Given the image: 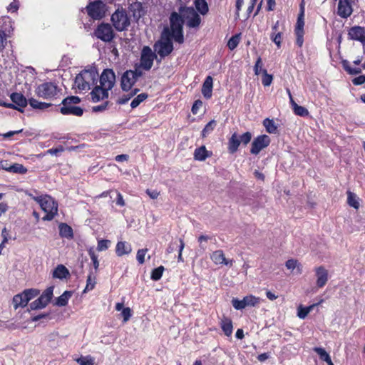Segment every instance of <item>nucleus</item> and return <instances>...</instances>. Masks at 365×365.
<instances>
[{
  "mask_svg": "<svg viewBox=\"0 0 365 365\" xmlns=\"http://www.w3.org/2000/svg\"><path fill=\"white\" fill-rule=\"evenodd\" d=\"M98 73L95 66L83 70L75 78V86L81 91H89L96 86L98 80Z\"/></svg>",
  "mask_w": 365,
  "mask_h": 365,
  "instance_id": "nucleus-1",
  "label": "nucleus"
},
{
  "mask_svg": "<svg viewBox=\"0 0 365 365\" xmlns=\"http://www.w3.org/2000/svg\"><path fill=\"white\" fill-rule=\"evenodd\" d=\"M41 207L46 215L42 217L43 220H52L58 213V203L53 197L48 195L33 196L29 195Z\"/></svg>",
  "mask_w": 365,
  "mask_h": 365,
  "instance_id": "nucleus-2",
  "label": "nucleus"
},
{
  "mask_svg": "<svg viewBox=\"0 0 365 365\" xmlns=\"http://www.w3.org/2000/svg\"><path fill=\"white\" fill-rule=\"evenodd\" d=\"M184 24V19L181 14H178L175 11L171 13L170 16V34L175 41L182 43L184 42V36L182 27Z\"/></svg>",
  "mask_w": 365,
  "mask_h": 365,
  "instance_id": "nucleus-3",
  "label": "nucleus"
},
{
  "mask_svg": "<svg viewBox=\"0 0 365 365\" xmlns=\"http://www.w3.org/2000/svg\"><path fill=\"white\" fill-rule=\"evenodd\" d=\"M172 37H170V29L165 27L161 35V39L156 42L154 45L155 51L161 58L168 56L173 50L172 43Z\"/></svg>",
  "mask_w": 365,
  "mask_h": 365,
  "instance_id": "nucleus-4",
  "label": "nucleus"
},
{
  "mask_svg": "<svg viewBox=\"0 0 365 365\" xmlns=\"http://www.w3.org/2000/svg\"><path fill=\"white\" fill-rule=\"evenodd\" d=\"M81 101L78 96H70L64 98L62 102V107L60 112L65 115H72L81 116L83 114V109L76 105Z\"/></svg>",
  "mask_w": 365,
  "mask_h": 365,
  "instance_id": "nucleus-5",
  "label": "nucleus"
},
{
  "mask_svg": "<svg viewBox=\"0 0 365 365\" xmlns=\"http://www.w3.org/2000/svg\"><path fill=\"white\" fill-rule=\"evenodd\" d=\"M61 90L56 83L52 82H46L38 85L35 89L36 95L43 99L53 100L60 95Z\"/></svg>",
  "mask_w": 365,
  "mask_h": 365,
  "instance_id": "nucleus-6",
  "label": "nucleus"
},
{
  "mask_svg": "<svg viewBox=\"0 0 365 365\" xmlns=\"http://www.w3.org/2000/svg\"><path fill=\"white\" fill-rule=\"evenodd\" d=\"M179 12L185 20L186 26L191 29H197L201 24L199 14L192 7L180 6Z\"/></svg>",
  "mask_w": 365,
  "mask_h": 365,
  "instance_id": "nucleus-7",
  "label": "nucleus"
},
{
  "mask_svg": "<svg viewBox=\"0 0 365 365\" xmlns=\"http://www.w3.org/2000/svg\"><path fill=\"white\" fill-rule=\"evenodd\" d=\"M111 21L115 29L119 31H124L130 25V21L125 11L116 10L111 16Z\"/></svg>",
  "mask_w": 365,
  "mask_h": 365,
  "instance_id": "nucleus-8",
  "label": "nucleus"
},
{
  "mask_svg": "<svg viewBox=\"0 0 365 365\" xmlns=\"http://www.w3.org/2000/svg\"><path fill=\"white\" fill-rule=\"evenodd\" d=\"M86 11L90 17L93 19H101L104 17L106 11V4L101 0L90 3L86 6Z\"/></svg>",
  "mask_w": 365,
  "mask_h": 365,
  "instance_id": "nucleus-9",
  "label": "nucleus"
},
{
  "mask_svg": "<svg viewBox=\"0 0 365 365\" xmlns=\"http://www.w3.org/2000/svg\"><path fill=\"white\" fill-rule=\"evenodd\" d=\"M94 36L104 42H110L114 38V31L110 24L101 23L95 29Z\"/></svg>",
  "mask_w": 365,
  "mask_h": 365,
  "instance_id": "nucleus-10",
  "label": "nucleus"
},
{
  "mask_svg": "<svg viewBox=\"0 0 365 365\" xmlns=\"http://www.w3.org/2000/svg\"><path fill=\"white\" fill-rule=\"evenodd\" d=\"M53 287H49L41 294V295L35 301L30 304V308L32 310L44 308L51 301L53 297Z\"/></svg>",
  "mask_w": 365,
  "mask_h": 365,
  "instance_id": "nucleus-11",
  "label": "nucleus"
},
{
  "mask_svg": "<svg viewBox=\"0 0 365 365\" xmlns=\"http://www.w3.org/2000/svg\"><path fill=\"white\" fill-rule=\"evenodd\" d=\"M156 55L149 46H144L141 51L140 66L146 70H150L153 64Z\"/></svg>",
  "mask_w": 365,
  "mask_h": 365,
  "instance_id": "nucleus-12",
  "label": "nucleus"
},
{
  "mask_svg": "<svg viewBox=\"0 0 365 365\" xmlns=\"http://www.w3.org/2000/svg\"><path fill=\"white\" fill-rule=\"evenodd\" d=\"M115 83V75L112 69H105L100 76V86L106 88L108 91L111 90Z\"/></svg>",
  "mask_w": 365,
  "mask_h": 365,
  "instance_id": "nucleus-13",
  "label": "nucleus"
},
{
  "mask_svg": "<svg viewBox=\"0 0 365 365\" xmlns=\"http://www.w3.org/2000/svg\"><path fill=\"white\" fill-rule=\"evenodd\" d=\"M270 143V138L267 135H261L255 138L252 143L250 153L257 155L264 148H267Z\"/></svg>",
  "mask_w": 365,
  "mask_h": 365,
  "instance_id": "nucleus-14",
  "label": "nucleus"
},
{
  "mask_svg": "<svg viewBox=\"0 0 365 365\" xmlns=\"http://www.w3.org/2000/svg\"><path fill=\"white\" fill-rule=\"evenodd\" d=\"M317 277L316 285L318 288L324 287L329 279L328 270L324 266H319L314 268Z\"/></svg>",
  "mask_w": 365,
  "mask_h": 365,
  "instance_id": "nucleus-15",
  "label": "nucleus"
},
{
  "mask_svg": "<svg viewBox=\"0 0 365 365\" xmlns=\"http://www.w3.org/2000/svg\"><path fill=\"white\" fill-rule=\"evenodd\" d=\"M348 37L351 40L357 41L365 45V28L355 26L348 31Z\"/></svg>",
  "mask_w": 365,
  "mask_h": 365,
  "instance_id": "nucleus-16",
  "label": "nucleus"
},
{
  "mask_svg": "<svg viewBox=\"0 0 365 365\" xmlns=\"http://www.w3.org/2000/svg\"><path fill=\"white\" fill-rule=\"evenodd\" d=\"M136 80L132 70L126 71L121 77L120 86L124 91H128Z\"/></svg>",
  "mask_w": 365,
  "mask_h": 365,
  "instance_id": "nucleus-17",
  "label": "nucleus"
},
{
  "mask_svg": "<svg viewBox=\"0 0 365 365\" xmlns=\"http://www.w3.org/2000/svg\"><path fill=\"white\" fill-rule=\"evenodd\" d=\"M90 94L91 100L94 103L108 98V91L101 86H96Z\"/></svg>",
  "mask_w": 365,
  "mask_h": 365,
  "instance_id": "nucleus-18",
  "label": "nucleus"
},
{
  "mask_svg": "<svg viewBox=\"0 0 365 365\" xmlns=\"http://www.w3.org/2000/svg\"><path fill=\"white\" fill-rule=\"evenodd\" d=\"M352 7L349 0H339L337 14L344 19L348 18L352 14Z\"/></svg>",
  "mask_w": 365,
  "mask_h": 365,
  "instance_id": "nucleus-19",
  "label": "nucleus"
},
{
  "mask_svg": "<svg viewBox=\"0 0 365 365\" xmlns=\"http://www.w3.org/2000/svg\"><path fill=\"white\" fill-rule=\"evenodd\" d=\"M211 259L215 264H225L232 266L233 260H227L222 250H216L213 252L210 256Z\"/></svg>",
  "mask_w": 365,
  "mask_h": 365,
  "instance_id": "nucleus-20",
  "label": "nucleus"
},
{
  "mask_svg": "<svg viewBox=\"0 0 365 365\" xmlns=\"http://www.w3.org/2000/svg\"><path fill=\"white\" fill-rule=\"evenodd\" d=\"M10 98L13 102V104L21 109L25 108L29 102L24 96L20 93H11Z\"/></svg>",
  "mask_w": 365,
  "mask_h": 365,
  "instance_id": "nucleus-21",
  "label": "nucleus"
},
{
  "mask_svg": "<svg viewBox=\"0 0 365 365\" xmlns=\"http://www.w3.org/2000/svg\"><path fill=\"white\" fill-rule=\"evenodd\" d=\"M220 327L227 336H230L233 331L232 321L230 318L223 317L220 321Z\"/></svg>",
  "mask_w": 365,
  "mask_h": 365,
  "instance_id": "nucleus-22",
  "label": "nucleus"
},
{
  "mask_svg": "<svg viewBox=\"0 0 365 365\" xmlns=\"http://www.w3.org/2000/svg\"><path fill=\"white\" fill-rule=\"evenodd\" d=\"M131 245L126 242L120 241L116 245L115 253L118 257H122L123 255H128L131 252Z\"/></svg>",
  "mask_w": 365,
  "mask_h": 365,
  "instance_id": "nucleus-23",
  "label": "nucleus"
},
{
  "mask_svg": "<svg viewBox=\"0 0 365 365\" xmlns=\"http://www.w3.org/2000/svg\"><path fill=\"white\" fill-rule=\"evenodd\" d=\"M213 81L211 76H207L202 85V93L205 98H210L212 96Z\"/></svg>",
  "mask_w": 365,
  "mask_h": 365,
  "instance_id": "nucleus-24",
  "label": "nucleus"
},
{
  "mask_svg": "<svg viewBox=\"0 0 365 365\" xmlns=\"http://www.w3.org/2000/svg\"><path fill=\"white\" fill-rule=\"evenodd\" d=\"M239 136L236 133H234L228 140V151L230 153L233 154L238 150L240 145Z\"/></svg>",
  "mask_w": 365,
  "mask_h": 365,
  "instance_id": "nucleus-25",
  "label": "nucleus"
},
{
  "mask_svg": "<svg viewBox=\"0 0 365 365\" xmlns=\"http://www.w3.org/2000/svg\"><path fill=\"white\" fill-rule=\"evenodd\" d=\"M69 276L68 269L63 264H58L53 272V277L63 279Z\"/></svg>",
  "mask_w": 365,
  "mask_h": 365,
  "instance_id": "nucleus-26",
  "label": "nucleus"
},
{
  "mask_svg": "<svg viewBox=\"0 0 365 365\" xmlns=\"http://www.w3.org/2000/svg\"><path fill=\"white\" fill-rule=\"evenodd\" d=\"M13 304L14 308L15 309H17L20 307H25L27 305L28 302L26 301L24 297V292H22L20 294H16L13 297Z\"/></svg>",
  "mask_w": 365,
  "mask_h": 365,
  "instance_id": "nucleus-27",
  "label": "nucleus"
},
{
  "mask_svg": "<svg viewBox=\"0 0 365 365\" xmlns=\"http://www.w3.org/2000/svg\"><path fill=\"white\" fill-rule=\"evenodd\" d=\"M194 4L196 10L201 15L205 16L208 13L209 7L206 0H195Z\"/></svg>",
  "mask_w": 365,
  "mask_h": 365,
  "instance_id": "nucleus-28",
  "label": "nucleus"
},
{
  "mask_svg": "<svg viewBox=\"0 0 365 365\" xmlns=\"http://www.w3.org/2000/svg\"><path fill=\"white\" fill-rule=\"evenodd\" d=\"M29 103L34 109H38L41 110H46L52 106L51 103L40 102L33 98L29 99Z\"/></svg>",
  "mask_w": 365,
  "mask_h": 365,
  "instance_id": "nucleus-29",
  "label": "nucleus"
},
{
  "mask_svg": "<svg viewBox=\"0 0 365 365\" xmlns=\"http://www.w3.org/2000/svg\"><path fill=\"white\" fill-rule=\"evenodd\" d=\"M323 302V299H322L319 303L317 304H314L312 305H310V306H308V307H302V305H300L299 307H298V312H297V316L300 318V319H304L307 315L313 309V308L319 304L320 303H322Z\"/></svg>",
  "mask_w": 365,
  "mask_h": 365,
  "instance_id": "nucleus-30",
  "label": "nucleus"
},
{
  "mask_svg": "<svg viewBox=\"0 0 365 365\" xmlns=\"http://www.w3.org/2000/svg\"><path fill=\"white\" fill-rule=\"evenodd\" d=\"M11 231L12 230H2L1 235L3 237V240L0 244V255L1 254V252L5 247L6 242H7L9 240L16 239V235H12Z\"/></svg>",
  "mask_w": 365,
  "mask_h": 365,
  "instance_id": "nucleus-31",
  "label": "nucleus"
},
{
  "mask_svg": "<svg viewBox=\"0 0 365 365\" xmlns=\"http://www.w3.org/2000/svg\"><path fill=\"white\" fill-rule=\"evenodd\" d=\"M71 296L72 292L71 291H65L61 296L57 297L56 304L59 307H64L67 305Z\"/></svg>",
  "mask_w": 365,
  "mask_h": 365,
  "instance_id": "nucleus-32",
  "label": "nucleus"
},
{
  "mask_svg": "<svg viewBox=\"0 0 365 365\" xmlns=\"http://www.w3.org/2000/svg\"><path fill=\"white\" fill-rule=\"evenodd\" d=\"M207 157V151L204 145L195 149L194 152V158L195 160L199 161H203Z\"/></svg>",
  "mask_w": 365,
  "mask_h": 365,
  "instance_id": "nucleus-33",
  "label": "nucleus"
},
{
  "mask_svg": "<svg viewBox=\"0 0 365 365\" xmlns=\"http://www.w3.org/2000/svg\"><path fill=\"white\" fill-rule=\"evenodd\" d=\"M245 307H256L260 302V298L252 294L245 296L244 298Z\"/></svg>",
  "mask_w": 365,
  "mask_h": 365,
  "instance_id": "nucleus-34",
  "label": "nucleus"
},
{
  "mask_svg": "<svg viewBox=\"0 0 365 365\" xmlns=\"http://www.w3.org/2000/svg\"><path fill=\"white\" fill-rule=\"evenodd\" d=\"M347 202L349 206L355 209H358L359 207V198L354 193L350 191L347 192Z\"/></svg>",
  "mask_w": 365,
  "mask_h": 365,
  "instance_id": "nucleus-35",
  "label": "nucleus"
},
{
  "mask_svg": "<svg viewBox=\"0 0 365 365\" xmlns=\"http://www.w3.org/2000/svg\"><path fill=\"white\" fill-rule=\"evenodd\" d=\"M263 125L266 128V130L269 133H276L277 131V126L272 119L266 118L263 121Z\"/></svg>",
  "mask_w": 365,
  "mask_h": 365,
  "instance_id": "nucleus-36",
  "label": "nucleus"
},
{
  "mask_svg": "<svg viewBox=\"0 0 365 365\" xmlns=\"http://www.w3.org/2000/svg\"><path fill=\"white\" fill-rule=\"evenodd\" d=\"M7 171L14 173H20L24 174L27 172V169L24 167L21 164L15 163L10 167L5 168Z\"/></svg>",
  "mask_w": 365,
  "mask_h": 365,
  "instance_id": "nucleus-37",
  "label": "nucleus"
},
{
  "mask_svg": "<svg viewBox=\"0 0 365 365\" xmlns=\"http://www.w3.org/2000/svg\"><path fill=\"white\" fill-rule=\"evenodd\" d=\"M164 270L165 268L162 265L153 269L150 274L151 279H153V281H158L159 279H160L163 276Z\"/></svg>",
  "mask_w": 365,
  "mask_h": 365,
  "instance_id": "nucleus-38",
  "label": "nucleus"
},
{
  "mask_svg": "<svg viewBox=\"0 0 365 365\" xmlns=\"http://www.w3.org/2000/svg\"><path fill=\"white\" fill-rule=\"evenodd\" d=\"M23 292L28 302L40 294L39 290L37 289H26Z\"/></svg>",
  "mask_w": 365,
  "mask_h": 365,
  "instance_id": "nucleus-39",
  "label": "nucleus"
},
{
  "mask_svg": "<svg viewBox=\"0 0 365 365\" xmlns=\"http://www.w3.org/2000/svg\"><path fill=\"white\" fill-rule=\"evenodd\" d=\"M217 123L215 120H210L203 128L202 131V138H205L211 132L213 131L214 128H215Z\"/></svg>",
  "mask_w": 365,
  "mask_h": 365,
  "instance_id": "nucleus-40",
  "label": "nucleus"
},
{
  "mask_svg": "<svg viewBox=\"0 0 365 365\" xmlns=\"http://www.w3.org/2000/svg\"><path fill=\"white\" fill-rule=\"evenodd\" d=\"M138 88H135L133 91H131L128 93L123 95L118 100V104H125L131 98H133L138 92Z\"/></svg>",
  "mask_w": 365,
  "mask_h": 365,
  "instance_id": "nucleus-41",
  "label": "nucleus"
},
{
  "mask_svg": "<svg viewBox=\"0 0 365 365\" xmlns=\"http://www.w3.org/2000/svg\"><path fill=\"white\" fill-rule=\"evenodd\" d=\"M148 98V94L146 93H140L130 103V106L132 108H135L138 107L143 101H144Z\"/></svg>",
  "mask_w": 365,
  "mask_h": 365,
  "instance_id": "nucleus-42",
  "label": "nucleus"
},
{
  "mask_svg": "<svg viewBox=\"0 0 365 365\" xmlns=\"http://www.w3.org/2000/svg\"><path fill=\"white\" fill-rule=\"evenodd\" d=\"M240 41V34H236L232 36L227 43V46L230 50H234L239 44Z\"/></svg>",
  "mask_w": 365,
  "mask_h": 365,
  "instance_id": "nucleus-43",
  "label": "nucleus"
},
{
  "mask_svg": "<svg viewBox=\"0 0 365 365\" xmlns=\"http://www.w3.org/2000/svg\"><path fill=\"white\" fill-rule=\"evenodd\" d=\"M292 109H293L294 113L297 115H299L302 117L309 115L308 110L303 106H299L297 104L292 108Z\"/></svg>",
  "mask_w": 365,
  "mask_h": 365,
  "instance_id": "nucleus-44",
  "label": "nucleus"
},
{
  "mask_svg": "<svg viewBox=\"0 0 365 365\" xmlns=\"http://www.w3.org/2000/svg\"><path fill=\"white\" fill-rule=\"evenodd\" d=\"M270 38L277 46V47L279 48L281 46V43H282V32L272 33L270 35Z\"/></svg>",
  "mask_w": 365,
  "mask_h": 365,
  "instance_id": "nucleus-45",
  "label": "nucleus"
},
{
  "mask_svg": "<svg viewBox=\"0 0 365 365\" xmlns=\"http://www.w3.org/2000/svg\"><path fill=\"white\" fill-rule=\"evenodd\" d=\"M231 302H232L233 307L237 310H242L246 307L245 304L244 299L240 300V299H238L237 298H233L232 299Z\"/></svg>",
  "mask_w": 365,
  "mask_h": 365,
  "instance_id": "nucleus-46",
  "label": "nucleus"
},
{
  "mask_svg": "<svg viewBox=\"0 0 365 365\" xmlns=\"http://www.w3.org/2000/svg\"><path fill=\"white\" fill-rule=\"evenodd\" d=\"M76 361L79 365H93L94 360L91 356L86 357H80L76 359Z\"/></svg>",
  "mask_w": 365,
  "mask_h": 365,
  "instance_id": "nucleus-47",
  "label": "nucleus"
},
{
  "mask_svg": "<svg viewBox=\"0 0 365 365\" xmlns=\"http://www.w3.org/2000/svg\"><path fill=\"white\" fill-rule=\"evenodd\" d=\"M314 351L319 355V359L324 361L330 356L325 349L322 347H315Z\"/></svg>",
  "mask_w": 365,
  "mask_h": 365,
  "instance_id": "nucleus-48",
  "label": "nucleus"
},
{
  "mask_svg": "<svg viewBox=\"0 0 365 365\" xmlns=\"http://www.w3.org/2000/svg\"><path fill=\"white\" fill-rule=\"evenodd\" d=\"M147 248L140 249L137 252L136 259L140 264H143L145 262V256L148 252Z\"/></svg>",
  "mask_w": 365,
  "mask_h": 365,
  "instance_id": "nucleus-49",
  "label": "nucleus"
},
{
  "mask_svg": "<svg viewBox=\"0 0 365 365\" xmlns=\"http://www.w3.org/2000/svg\"><path fill=\"white\" fill-rule=\"evenodd\" d=\"M303 16H304V11L302 10V12L299 15L298 19H297V25H296V28H295V32H297V31L304 32L303 28H304V22L303 20Z\"/></svg>",
  "mask_w": 365,
  "mask_h": 365,
  "instance_id": "nucleus-50",
  "label": "nucleus"
},
{
  "mask_svg": "<svg viewBox=\"0 0 365 365\" xmlns=\"http://www.w3.org/2000/svg\"><path fill=\"white\" fill-rule=\"evenodd\" d=\"M88 255L91 257L93 267L95 268L96 270H97L99 267V262L98 259V256L96 255V254L92 249H90L88 250Z\"/></svg>",
  "mask_w": 365,
  "mask_h": 365,
  "instance_id": "nucleus-51",
  "label": "nucleus"
},
{
  "mask_svg": "<svg viewBox=\"0 0 365 365\" xmlns=\"http://www.w3.org/2000/svg\"><path fill=\"white\" fill-rule=\"evenodd\" d=\"M285 266L288 269L294 270L295 268H299L301 264H299L297 259H290L286 262Z\"/></svg>",
  "mask_w": 365,
  "mask_h": 365,
  "instance_id": "nucleus-52",
  "label": "nucleus"
},
{
  "mask_svg": "<svg viewBox=\"0 0 365 365\" xmlns=\"http://www.w3.org/2000/svg\"><path fill=\"white\" fill-rule=\"evenodd\" d=\"M272 76L267 73V70H263L262 83L264 86H269L272 82Z\"/></svg>",
  "mask_w": 365,
  "mask_h": 365,
  "instance_id": "nucleus-53",
  "label": "nucleus"
},
{
  "mask_svg": "<svg viewBox=\"0 0 365 365\" xmlns=\"http://www.w3.org/2000/svg\"><path fill=\"white\" fill-rule=\"evenodd\" d=\"M110 244V241L108 240H101L98 242L97 250L98 251L106 250Z\"/></svg>",
  "mask_w": 365,
  "mask_h": 365,
  "instance_id": "nucleus-54",
  "label": "nucleus"
},
{
  "mask_svg": "<svg viewBox=\"0 0 365 365\" xmlns=\"http://www.w3.org/2000/svg\"><path fill=\"white\" fill-rule=\"evenodd\" d=\"M262 66H263V63H262V58L260 57H258L256 63H255V65L254 66V71H255V74L258 76L259 75V73L262 72L263 73V68H262Z\"/></svg>",
  "mask_w": 365,
  "mask_h": 365,
  "instance_id": "nucleus-55",
  "label": "nucleus"
},
{
  "mask_svg": "<svg viewBox=\"0 0 365 365\" xmlns=\"http://www.w3.org/2000/svg\"><path fill=\"white\" fill-rule=\"evenodd\" d=\"M252 133L250 132H246L239 137L240 143L243 145H247L252 139Z\"/></svg>",
  "mask_w": 365,
  "mask_h": 365,
  "instance_id": "nucleus-56",
  "label": "nucleus"
},
{
  "mask_svg": "<svg viewBox=\"0 0 365 365\" xmlns=\"http://www.w3.org/2000/svg\"><path fill=\"white\" fill-rule=\"evenodd\" d=\"M121 311V316L123 318V322H128L132 316L131 309L130 307H124Z\"/></svg>",
  "mask_w": 365,
  "mask_h": 365,
  "instance_id": "nucleus-57",
  "label": "nucleus"
},
{
  "mask_svg": "<svg viewBox=\"0 0 365 365\" xmlns=\"http://www.w3.org/2000/svg\"><path fill=\"white\" fill-rule=\"evenodd\" d=\"M59 235L62 238L71 240L73 237V230H59Z\"/></svg>",
  "mask_w": 365,
  "mask_h": 365,
  "instance_id": "nucleus-58",
  "label": "nucleus"
},
{
  "mask_svg": "<svg viewBox=\"0 0 365 365\" xmlns=\"http://www.w3.org/2000/svg\"><path fill=\"white\" fill-rule=\"evenodd\" d=\"M6 45V36L4 31H0V51H2Z\"/></svg>",
  "mask_w": 365,
  "mask_h": 365,
  "instance_id": "nucleus-59",
  "label": "nucleus"
},
{
  "mask_svg": "<svg viewBox=\"0 0 365 365\" xmlns=\"http://www.w3.org/2000/svg\"><path fill=\"white\" fill-rule=\"evenodd\" d=\"M297 40L296 43L299 46L302 47L304 42V32L302 31H297L295 32Z\"/></svg>",
  "mask_w": 365,
  "mask_h": 365,
  "instance_id": "nucleus-60",
  "label": "nucleus"
},
{
  "mask_svg": "<svg viewBox=\"0 0 365 365\" xmlns=\"http://www.w3.org/2000/svg\"><path fill=\"white\" fill-rule=\"evenodd\" d=\"M108 105V102L106 101L101 105L93 106L92 108V110L96 113L104 111L105 110L107 109Z\"/></svg>",
  "mask_w": 365,
  "mask_h": 365,
  "instance_id": "nucleus-61",
  "label": "nucleus"
},
{
  "mask_svg": "<svg viewBox=\"0 0 365 365\" xmlns=\"http://www.w3.org/2000/svg\"><path fill=\"white\" fill-rule=\"evenodd\" d=\"M147 195L151 198V199H157L158 196L160 195V192H158L156 190H146Z\"/></svg>",
  "mask_w": 365,
  "mask_h": 365,
  "instance_id": "nucleus-62",
  "label": "nucleus"
},
{
  "mask_svg": "<svg viewBox=\"0 0 365 365\" xmlns=\"http://www.w3.org/2000/svg\"><path fill=\"white\" fill-rule=\"evenodd\" d=\"M202 106V102L200 100L195 101L192 106V112L193 114H197L199 108Z\"/></svg>",
  "mask_w": 365,
  "mask_h": 365,
  "instance_id": "nucleus-63",
  "label": "nucleus"
},
{
  "mask_svg": "<svg viewBox=\"0 0 365 365\" xmlns=\"http://www.w3.org/2000/svg\"><path fill=\"white\" fill-rule=\"evenodd\" d=\"M352 83L354 85H361L365 83V75H361L354 78L352 80Z\"/></svg>",
  "mask_w": 365,
  "mask_h": 365,
  "instance_id": "nucleus-64",
  "label": "nucleus"
}]
</instances>
